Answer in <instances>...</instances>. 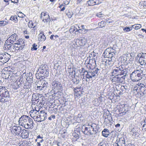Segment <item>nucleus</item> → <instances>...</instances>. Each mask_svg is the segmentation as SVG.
<instances>
[{"label":"nucleus","mask_w":146,"mask_h":146,"mask_svg":"<svg viewBox=\"0 0 146 146\" xmlns=\"http://www.w3.org/2000/svg\"><path fill=\"white\" fill-rule=\"evenodd\" d=\"M10 97L9 92L5 87H2L0 88V102H1L4 103L8 101Z\"/></svg>","instance_id":"f257e3e1"},{"label":"nucleus","mask_w":146,"mask_h":146,"mask_svg":"<svg viewBox=\"0 0 146 146\" xmlns=\"http://www.w3.org/2000/svg\"><path fill=\"white\" fill-rule=\"evenodd\" d=\"M123 66H120L119 67H116L115 69L113 70L112 72V76L114 75L119 76L123 75H127V70Z\"/></svg>","instance_id":"f03ea898"},{"label":"nucleus","mask_w":146,"mask_h":146,"mask_svg":"<svg viewBox=\"0 0 146 146\" xmlns=\"http://www.w3.org/2000/svg\"><path fill=\"white\" fill-rule=\"evenodd\" d=\"M99 69L98 68L92 69L88 71H85L84 73L85 74L86 77L89 79H94L98 76Z\"/></svg>","instance_id":"7ed1b4c3"},{"label":"nucleus","mask_w":146,"mask_h":146,"mask_svg":"<svg viewBox=\"0 0 146 146\" xmlns=\"http://www.w3.org/2000/svg\"><path fill=\"white\" fill-rule=\"evenodd\" d=\"M142 75L141 71L136 70L130 74V78L133 82L138 81L142 78Z\"/></svg>","instance_id":"20e7f679"},{"label":"nucleus","mask_w":146,"mask_h":146,"mask_svg":"<svg viewBox=\"0 0 146 146\" xmlns=\"http://www.w3.org/2000/svg\"><path fill=\"white\" fill-rule=\"evenodd\" d=\"M137 90L138 91V95H140V97H142L146 94V87L144 85L141 83L138 84H137Z\"/></svg>","instance_id":"39448f33"},{"label":"nucleus","mask_w":146,"mask_h":146,"mask_svg":"<svg viewBox=\"0 0 146 146\" xmlns=\"http://www.w3.org/2000/svg\"><path fill=\"white\" fill-rule=\"evenodd\" d=\"M137 56L139 57L138 61L141 65L146 64V53H139L138 54Z\"/></svg>","instance_id":"423d86ee"},{"label":"nucleus","mask_w":146,"mask_h":146,"mask_svg":"<svg viewBox=\"0 0 146 146\" xmlns=\"http://www.w3.org/2000/svg\"><path fill=\"white\" fill-rule=\"evenodd\" d=\"M29 118V117L28 116L24 115H23L19 119V124L25 127Z\"/></svg>","instance_id":"0eeeda50"},{"label":"nucleus","mask_w":146,"mask_h":146,"mask_svg":"<svg viewBox=\"0 0 146 146\" xmlns=\"http://www.w3.org/2000/svg\"><path fill=\"white\" fill-rule=\"evenodd\" d=\"M39 115L38 116V118H37L38 122H41L45 120L47 118V114L44 111H40L39 113Z\"/></svg>","instance_id":"6e6552de"},{"label":"nucleus","mask_w":146,"mask_h":146,"mask_svg":"<svg viewBox=\"0 0 146 146\" xmlns=\"http://www.w3.org/2000/svg\"><path fill=\"white\" fill-rule=\"evenodd\" d=\"M40 18L42 20V21L47 23L48 21L50 22V18L48 14L46 12H42L40 14Z\"/></svg>","instance_id":"1a4fd4ad"},{"label":"nucleus","mask_w":146,"mask_h":146,"mask_svg":"<svg viewBox=\"0 0 146 146\" xmlns=\"http://www.w3.org/2000/svg\"><path fill=\"white\" fill-rule=\"evenodd\" d=\"M116 143L118 146H125V141L124 137H117L116 141Z\"/></svg>","instance_id":"9d476101"},{"label":"nucleus","mask_w":146,"mask_h":146,"mask_svg":"<svg viewBox=\"0 0 146 146\" xmlns=\"http://www.w3.org/2000/svg\"><path fill=\"white\" fill-rule=\"evenodd\" d=\"M16 34H14L12 35L6 41V43L7 44V43L9 42V43H11L12 44H14V42H16Z\"/></svg>","instance_id":"9b49d317"},{"label":"nucleus","mask_w":146,"mask_h":146,"mask_svg":"<svg viewBox=\"0 0 146 146\" xmlns=\"http://www.w3.org/2000/svg\"><path fill=\"white\" fill-rule=\"evenodd\" d=\"M91 127L90 125H88L87 127H85L84 131V134L89 135H92L94 134H93L92 127Z\"/></svg>","instance_id":"f8f14e48"},{"label":"nucleus","mask_w":146,"mask_h":146,"mask_svg":"<svg viewBox=\"0 0 146 146\" xmlns=\"http://www.w3.org/2000/svg\"><path fill=\"white\" fill-rule=\"evenodd\" d=\"M27 123L25 127V128L26 129L31 128L33 129L34 127V124L32 119L30 117L29 118L28 120L27 121Z\"/></svg>","instance_id":"ddd939ff"},{"label":"nucleus","mask_w":146,"mask_h":146,"mask_svg":"<svg viewBox=\"0 0 146 146\" xmlns=\"http://www.w3.org/2000/svg\"><path fill=\"white\" fill-rule=\"evenodd\" d=\"M80 129L79 128H76L73 134L74 137L76 139V140L79 138L81 136Z\"/></svg>","instance_id":"4468645a"},{"label":"nucleus","mask_w":146,"mask_h":146,"mask_svg":"<svg viewBox=\"0 0 146 146\" xmlns=\"http://www.w3.org/2000/svg\"><path fill=\"white\" fill-rule=\"evenodd\" d=\"M90 125V127H92L93 134H95L96 133L98 130V125L94 123H92Z\"/></svg>","instance_id":"2eb2a0df"},{"label":"nucleus","mask_w":146,"mask_h":146,"mask_svg":"<svg viewBox=\"0 0 146 146\" xmlns=\"http://www.w3.org/2000/svg\"><path fill=\"white\" fill-rule=\"evenodd\" d=\"M30 114L32 117H34L35 118L37 119L38 118V114H39L38 111L36 110H31L30 111Z\"/></svg>","instance_id":"dca6fc26"},{"label":"nucleus","mask_w":146,"mask_h":146,"mask_svg":"<svg viewBox=\"0 0 146 146\" xmlns=\"http://www.w3.org/2000/svg\"><path fill=\"white\" fill-rule=\"evenodd\" d=\"M80 87H76L74 88V91L75 93V95L77 97L80 96L83 94V92L80 90Z\"/></svg>","instance_id":"f3484780"},{"label":"nucleus","mask_w":146,"mask_h":146,"mask_svg":"<svg viewBox=\"0 0 146 146\" xmlns=\"http://www.w3.org/2000/svg\"><path fill=\"white\" fill-rule=\"evenodd\" d=\"M109 50L110 48L107 49L104 52V54H105L106 56L108 58H111L115 55V54H112L110 52L108 51Z\"/></svg>","instance_id":"a211bd4d"},{"label":"nucleus","mask_w":146,"mask_h":146,"mask_svg":"<svg viewBox=\"0 0 146 146\" xmlns=\"http://www.w3.org/2000/svg\"><path fill=\"white\" fill-rule=\"evenodd\" d=\"M78 27L79 28H80V27L77 25H75V26H72L71 27L70 29V33H73L74 32H76L78 31L79 32L80 31H82V29H78L77 28V27Z\"/></svg>","instance_id":"6ab92c4d"},{"label":"nucleus","mask_w":146,"mask_h":146,"mask_svg":"<svg viewBox=\"0 0 146 146\" xmlns=\"http://www.w3.org/2000/svg\"><path fill=\"white\" fill-rule=\"evenodd\" d=\"M13 130L15 131L16 134H19L21 132L22 129L19 126H13L12 127Z\"/></svg>","instance_id":"aec40b11"},{"label":"nucleus","mask_w":146,"mask_h":146,"mask_svg":"<svg viewBox=\"0 0 146 146\" xmlns=\"http://www.w3.org/2000/svg\"><path fill=\"white\" fill-rule=\"evenodd\" d=\"M21 137L23 138H27L29 136L28 131L25 129H23L22 131Z\"/></svg>","instance_id":"412c9836"},{"label":"nucleus","mask_w":146,"mask_h":146,"mask_svg":"<svg viewBox=\"0 0 146 146\" xmlns=\"http://www.w3.org/2000/svg\"><path fill=\"white\" fill-rule=\"evenodd\" d=\"M77 42L79 46H84L86 43V40L85 39H79L77 40Z\"/></svg>","instance_id":"4be33fe9"},{"label":"nucleus","mask_w":146,"mask_h":146,"mask_svg":"<svg viewBox=\"0 0 146 146\" xmlns=\"http://www.w3.org/2000/svg\"><path fill=\"white\" fill-rule=\"evenodd\" d=\"M4 54L3 56V58L2 60L3 62H8L10 56L7 53L6 54L5 53H3Z\"/></svg>","instance_id":"5701e85b"},{"label":"nucleus","mask_w":146,"mask_h":146,"mask_svg":"<svg viewBox=\"0 0 146 146\" xmlns=\"http://www.w3.org/2000/svg\"><path fill=\"white\" fill-rule=\"evenodd\" d=\"M120 110L121 111L122 113H124L125 114L126 112L127 111V107H125L124 105H122L120 106Z\"/></svg>","instance_id":"b1692460"},{"label":"nucleus","mask_w":146,"mask_h":146,"mask_svg":"<svg viewBox=\"0 0 146 146\" xmlns=\"http://www.w3.org/2000/svg\"><path fill=\"white\" fill-rule=\"evenodd\" d=\"M109 131L107 129H104L102 132V135L105 137H107L109 135Z\"/></svg>","instance_id":"393cba45"},{"label":"nucleus","mask_w":146,"mask_h":146,"mask_svg":"<svg viewBox=\"0 0 146 146\" xmlns=\"http://www.w3.org/2000/svg\"><path fill=\"white\" fill-rule=\"evenodd\" d=\"M126 75H123L122 76L121 75L118 76V83H122L125 79V76Z\"/></svg>","instance_id":"a878e982"},{"label":"nucleus","mask_w":146,"mask_h":146,"mask_svg":"<svg viewBox=\"0 0 146 146\" xmlns=\"http://www.w3.org/2000/svg\"><path fill=\"white\" fill-rule=\"evenodd\" d=\"M96 1V0H89L88 1V4L90 6L98 4V2L97 3Z\"/></svg>","instance_id":"bb28decb"},{"label":"nucleus","mask_w":146,"mask_h":146,"mask_svg":"<svg viewBox=\"0 0 146 146\" xmlns=\"http://www.w3.org/2000/svg\"><path fill=\"white\" fill-rule=\"evenodd\" d=\"M44 33L42 32L40 33L38 35V39L42 41H44L46 39V37L44 35Z\"/></svg>","instance_id":"cd10ccee"},{"label":"nucleus","mask_w":146,"mask_h":146,"mask_svg":"<svg viewBox=\"0 0 146 146\" xmlns=\"http://www.w3.org/2000/svg\"><path fill=\"white\" fill-rule=\"evenodd\" d=\"M37 95L38 94L36 95L35 94H33L32 98V101L33 104L35 103V101H36L38 100L39 97Z\"/></svg>","instance_id":"c85d7f7f"},{"label":"nucleus","mask_w":146,"mask_h":146,"mask_svg":"<svg viewBox=\"0 0 146 146\" xmlns=\"http://www.w3.org/2000/svg\"><path fill=\"white\" fill-rule=\"evenodd\" d=\"M45 67L44 66H40L38 69V71L39 72L40 74H44L45 69Z\"/></svg>","instance_id":"c756f323"},{"label":"nucleus","mask_w":146,"mask_h":146,"mask_svg":"<svg viewBox=\"0 0 146 146\" xmlns=\"http://www.w3.org/2000/svg\"><path fill=\"white\" fill-rule=\"evenodd\" d=\"M11 43H9V42L7 43V46L8 47V50H10L12 52H14V49L13 48V45L11 46Z\"/></svg>","instance_id":"7c9ffc66"},{"label":"nucleus","mask_w":146,"mask_h":146,"mask_svg":"<svg viewBox=\"0 0 146 146\" xmlns=\"http://www.w3.org/2000/svg\"><path fill=\"white\" fill-rule=\"evenodd\" d=\"M9 20L13 21L15 23H17L18 21L16 15L11 16Z\"/></svg>","instance_id":"2f4dec72"},{"label":"nucleus","mask_w":146,"mask_h":146,"mask_svg":"<svg viewBox=\"0 0 146 146\" xmlns=\"http://www.w3.org/2000/svg\"><path fill=\"white\" fill-rule=\"evenodd\" d=\"M21 86L20 83L18 84V83H15L12 86V88L14 89H17L19 88Z\"/></svg>","instance_id":"473e14b6"},{"label":"nucleus","mask_w":146,"mask_h":146,"mask_svg":"<svg viewBox=\"0 0 146 146\" xmlns=\"http://www.w3.org/2000/svg\"><path fill=\"white\" fill-rule=\"evenodd\" d=\"M60 84H61L60 82L57 81L54 82L52 83V85L55 87H56L60 86Z\"/></svg>","instance_id":"72a5a7b5"},{"label":"nucleus","mask_w":146,"mask_h":146,"mask_svg":"<svg viewBox=\"0 0 146 146\" xmlns=\"http://www.w3.org/2000/svg\"><path fill=\"white\" fill-rule=\"evenodd\" d=\"M106 24V22L103 21H101L98 24L99 26L101 28L104 27Z\"/></svg>","instance_id":"f704fd0d"},{"label":"nucleus","mask_w":146,"mask_h":146,"mask_svg":"<svg viewBox=\"0 0 146 146\" xmlns=\"http://www.w3.org/2000/svg\"><path fill=\"white\" fill-rule=\"evenodd\" d=\"M28 26L30 28H34L35 26V25H34V24L33 23L32 21H29L28 24Z\"/></svg>","instance_id":"c9c22d12"},{"label":"nucleus","mask_w":146,"mask_h":146,"mask_svg":"<svg viewBox=\"0 0 146 146\" xmlns=\"http://www.w3.org/2000/svg\"><path fill=\"white\" fill-rule=\"evenodd\" d=\"M111 81L112 82H115L118 83V76L115 75L111 78Z\"/></svg>","instance_id":"e433bc0d"},{"label":"nucleus","mask_w":146,"mask_h":146,"mask_svg":"<svg viewBox=\"0 0 146 146\" xmlns=\"http://www.w3.org/2000/svg\"><path fill=\"white\" fill-rule=\"evenodd\" d=\"M24 146H31V142L30 141H25L24 142Z\"/></svg>","instance_id":"4c0bfd02"},{"label":"nucleus","mask_w":146,"mask_h":146,"mask_svg":"<svg viewBox=\"0 0 146 146\" xmlns=\"http://www.w3.org/2000/svg\"><path fill=\"white\" fill-rule=\"evenodd\" d=\"M48 85V83L44 80H42L41 82L42 87L44 88V87H46Z\"/></svg>","instance_id":"58836bf2"},{"label":"nucleus","mask_w":146,"mask_h":146,"mask_svg":"<svg viewBox=\"0 0 146 146\" xmlns=\"http://www.w3.org/2000/svg\"><path fill=\"white\" fill-rule=\"evenodd\" d=\"M15 45H13V48L14 49V52H15L16 50H19V45H17V44H14Z\"/></svg>","instance_id":"ea45409f"},{"label":"nucleus","mask_w":146,"mask_h":146,"mask_svg":"<svg viewBox=\"0 0 146 146\" xmlns=\"http://www.w3.org/2000/svg\"><path fill=\"white\" fill-rule=\"evenodd\" d=\"M8 23V22H6L5 21H0V25H1V26H4Z\"/></svg>","instance_id":"a19ab883"},{"label":"nucleus","mask_w":146,"mask_h":146,"mask_svg":"<svg viewBox=\"0 0 146 146\" xmlns=\"http://www.w3.org/2000/svg\"><path fill=\"white\" fill-rule=\"evenodd\" d=\"M132 26L133 27V28H135V29H138L141 27V25L140 24H137L135 26L134 25Z\"/></svg>","instance_id":"79ce46f5"},{"label":"nucleus","mask_w":146,"mask_h":146,"mask_svg":"<svg viewBox=\"0 0 146 146\" xmlns=\"http://www.w3.org/2000/svg\"><path fill=\"white\" fill-rule=\"evenodd\" d=\"M132 29V27H125L124 29L123 30L125 31L128 32L131 30Z\"/></svg>","instance_id":"37998d69"},{"label":"nucleus","mask_w":146,"mask_h":146,"mask_svg":"<svg viewBox=\"0 0 146 146\" xmlns=\"http://www.w3.org/2000/svg\"><path fill=\"white\" fill-rule=\"evenodd\" d=\"M38 78L40 79H42L44 78V74H40V73H38Z\"/></svg>","instance_id":"c03bdc74"},{"label":"nucleus","mask_w":146,"mask_h":146,"mask_svg":"<svg viewBox=\"0 0 146 146\" xmlns=\"http://www.w3.org/2000/svg\"><path fill=\"white\" fill-rule=\"evenodd\" d=\"M37 46V45H36L35 44H33V47H32L31 50H36L37 48L36 47Z\"/></svg>","instance_id":"a18cd8bd"},{"label":"nucleus","mask_w":146,"mask_h":146,"mask_svg":"<svg viewBox=\"0 0 146 146\" xmlns=\"http://www.w3.org/2000/svg\"><path fill=\"white\" fill-rule=\"evenodd\" d=\"M18 16L20 17L24 18L25 15L21 12H19L18 13Z\"/></svg>","instance_id":"49530a36"},{"label":"nucleus","mask_w":146,"mask_h":146,"mask_svg":"<svg viewBox=\"0 0 146 146\" xmlns=\"http://www.w3.org/2000/svg\"><path fill=\"white\" fill-rule=\"evenodd\" d=\"M107 117L105 118V120L106 119V118H108V119L109 120V121L110 122L112 120V118L111 117V115L110 113L108 115H107Z\"/></svg>","instance_id":"de8ad7c7"},{"label":"nucleus","mask_w":146,"mask_h":146,"mask_svg":"<svg viewBox=\"0 0 146 146\" xmlns=\"http://www.w3.org/2000/svg\"><path fill=\"white\" fill-rule=\"evenodd\" d=\"M108 51L110 52L112 54H115V51L113 48H110Z\"/></svg>","instance_id":"09e8293b"},{"label":"nucleus","mask_w":146,"mask_h":146,"mask_svg":"<svg viewBox=\"0 0 146 146\" xmlns=\"http://www.w3.org/2000/svg\"><path fill=\"white\" fill-rule=\"evenodd\" d=\"M73 15V13L72 12H69L67 13V15L68 16V17L69 18H71L72 17V15Z\"/></svg>","instance_id":"8fccbe9b"},{"label":"nucleus","mask_w":146,"mask_h":146,"mask_svg":"<svg viewBox=\"0 0 146 146\" xmlns=\"http://www.w3.org/2000/svg\"><path fill=\"white\" fill-rule=\"evenodd\" d=\"M98 146H107L105 142H103L100 143L98 145Z\"/></svg>","instance_id":"3c124183"},{"label":"nucleus","mask_w":146,"mask_h":146,"mask_svg":"<svg viewBox=\"0 0 146 146\" xmlns=\"http://www.w3.org/2000/svg\"><path fill=\"white\" fill-rule=\"evenodd\" d=\"M16 42H17L15 43L14 44H17L18 45H20L22 43L23 44V42L22 41L20 40L19 41L18 40L17 41H16Z\"/></svg>","instance_id":"603ef678"},{"label":"nucleus","mask_w":146,"mask_h":146,"mask_svg":"<svg viewBox=\"0 0 146 146\" xmlns=\"http://www.w3.org/2000/svg\"><path fill=\"white\" fill-rule=\"evenodd\" d=\"M144 123H145V124L143 125V129H146V118L144 120Z\"/></svg>","instance_id":"864d4df0"},{"label":"nucleus","mask_w":146,"mask_h":146,"mask_svg":"<svg viewBox=\"0 0 146 146\" xmlns=\"http://www.w3.org/2000/svg\"><path fill=\"white\" fill-rule=\"evenodd\" d=\"M91 55H93L94 57H95V56H97V55L98 54L97 53H95L94 51L93 52H92L91 53Z\"/></svg>","instance_id":"5fc2aeb1"},{"label":"nucleus","mask_w":146,"mask_h":146,"mask_svg":"<svg viewBox=\"0 0 146 146\" xmlns=\"http://www.w3.org/2000/svg\"><path fill=\"white\" fill-rule=\"evenodd\" d=\"M121 90H126L127 89V87L126 86H121Z\"/></svg>","instance_id":"6e6d98bb"},{"label":"nucleus","mask_w":146,"mask_h":146,"mask_svg":"<svg viewBox=\"0 0 146 146\" xmlns=\"http://www.w3.org/2000/svg\"><path fill=\"white\" fill-rule=\"evenodd\" d=\"M24 48V45H19V50H22V49Z\"/></svg>","instance_id":"4d7b16f0"},{"label":"nucleus","mask_w":146,"mask_h":146,"mask_svg":"<svg viewBox=\"0 0 146 146\" xmlns=\"http://www.w3.org/2000/svg\"><path fill=\"white\" fill-rule=\"evenodd\" d=\"M3 48L4 50H8V47L7 46V44L6 42L5 43V45L3 47Z\"/></svg>","instance_id":"13d9d810"},{"label":"nucleus","mask_w":146,"mask_h":146,"mask_svg":"<svg viewBox=\"0 0 146 146\" xmlns=\"http://www.w3.org/2000/svg\"><path fill=\"white\" fill-rule=\"evenodd\" d=\"M109 20V19H106V23H107L108 24H110V23H112L113 22V21H110Z\"/></svg>","instance_id":"bf43d9fd"},{"label":"nucleus","mask_w":146,"mask_h":146,"mask_svg":"<svg viewBox=\"0 0 146 146\" xmlns=\"http://www.w3.org/2000/svg\"><path fill=\"white\" fill-rule=\"evenodd\" d=\"M11 1L12 3H17L19 1V0H11Z\"/></svg>","instance_id":"052dcab7"},{"label":"nucleus","mask_w":146,"mask_h":146,"mask_svg":"<svg viewBox=\"0 0 146 146\" xmlns=\"http://www.w3.org/2000/svg\"><path fill=\"white\" fill-rule=\"evenodd\" d=\"M103 15L102 14L101 12H100L97 15V16L98 17H99L100 18L102 17V15Z\"/></svg>","instance_id":"680f3d73"},{"label":"nucleus","mask_w":146,"mask_h":146,"mask_svg":"<svg viewBox=\"0 0 146 146\" xmlns=\"http://www.w3.org/2000/svg\"><path fill=\"white\" fill-rule=\"evenodd\" d=\"M78 118L79 119L80 118L79 117H80V118L81 119H80V120L83 121L84 119V118L80 114H78Z\"/></svg>","instance_id":"e2e57ef3"},{"label":"nucleus","mask_w":146,"mask_h":146,"mask_svg":"<svg viewBox=\"0 0 146 146\" xmlns=\"http://www.w3.org/2000/svg\"><path fill=\"white\" fill-rule=\"evenodd\" d=\"M70 0H64V2L66 4H68L70 3Z\"/></svg>","instance_id":"0e129e2a"},{"label":"nucleus","mask_w":146,"mask_h":146,"mask_svg":"<svg viewBox=\"0 0 146 146\" xmlns=\"http://www.w3.org/2000/svg\"><path fill=\"white\" fill-rule=\"evenodd\" d=\"M106 62L107 64L110 65L111 64V62L110 61H108V60H106Z\"/></svg>","instance_id":"69168bd1"},{"label":"nucleus","mask_w":146,"mask_h":146,"mask_svg":"<svg viewBox=\"0 0 146 146\" xmlns=\"http://www.w3.org/2000/svg\"><path fill=\"white\" fill-rule=\"evenodd\" d=\"M92 29H84V33H87L88 31H90V30H92Z\"/></svg>","instance_id":"338daca9"},{"label":"nucleus","mask_w":146,"mask_h":146,"mask_svg":"<svg viewBox=\"0 0 146 146\" xmlns=\"http://www.w3.org/2000/svg\"><path fill=\"white\" fill-rule=\"evenodd\" d=\"M3 54H0V60H2L3 58Z\"/></svg>","instance_id":"774afa93"}]
</instances>
